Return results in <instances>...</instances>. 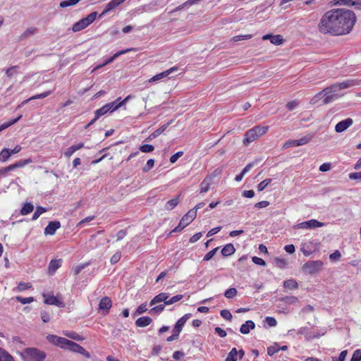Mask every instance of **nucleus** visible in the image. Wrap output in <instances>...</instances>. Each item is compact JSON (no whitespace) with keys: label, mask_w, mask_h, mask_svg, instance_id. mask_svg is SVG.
Masks as SVG:
<instances>
[{"label":"nucleus","mask_w":361,"mask_h":361,"mask_svg":"<svg viewBox=\"0 0 361 361\" xmlns=\"http://www.w3.org/2000/svg\"><path fill=\"white\" fill-rule=\"evenodd\" d=\"M356 22L353 11L345 8H334L326 12L318 24L321 33L334 36L348 34Z\"/></svg>","instance_id":"f257e3e1"},{"label":"nucleus","mask_w":361,"mask_h":361,"mask_svg":"<svg viewBox=\"0 0 361 361\" xmlns=\"http://www.w3.org/2000/svg\"><path fill=\"white\" fill-rule=\"evenodd\" d=\"M360 82L358 79H348L341 82H336L324 89L318 95L321 96L325 93L324 96L326 97L323 99L322 103L323 104H327L343 96L341 94H338V91L358 85H360Z\"/></svg>","instance_id":"f03ea898"},{"label":"nucleus","mask_w":361,"mask_h":361,"mask_svg":"<svg viewBox=\"0 0 361 361\" xmlns=\"http://www.w3.org/2000/svg\"><path fill=\"white\" fill-rule=\"evenodd\" d=\"M268 130V126H257L248 130L245 134V137L243 139L244 145H247L248 144L254 142L259 137L265 135L267 133Z\"/></svg>","instance_id":"7ed1b4c3"},{"label":"nucleus","mask_w":361,"mask_h":361,"mask_svg":"<svg viewBox=\"0 0 361 361\" xmlns=\"http://www.w3.org/2000/svg\"><path fill=\"white\" fill-rule=\"evenodd\" d=\"M97 16V12H92L85 18L76 22L72 27L73 32H78L86 28L89 25L94 22Z\"/></svg>","instance_id":"20e7f679"},{"label":"nucleus","mask_w":361,"mask_h":361,"mask_svg":"<svg viewBox=\"0 0 361 361\" xmlns=\"http://www.w3.org/2000/svg\"><path fill=\"white\" fill-rule=\"evenodd\" d=\"M24 357L26 361H42L46 355L37 348H28L24 350Z\"/></svg>","instance_id":"39448f33"},{"label":"nucleus","mask_w":361,"mask_h":361,"mask_svg":"<svg viewBox=\"0 0 361 361\" xmlns=\"http://www.w3.org/2000/svg\"><path fill=\"white\" fill-rule=\"evenodd\" d=\"M42 297L44 299V303L49 305H55L58 307H64L65 303L63 301L61 295H54L50 293H43Z\"/></svg>","instance_id":"423d86ee"},{"label":"nucleus","mask_w":361,"mask_h":361,"mask_svg":"<svg viewBox=\"0 0 361 361\" xmlns=\"http://www.w3.org/2000/svg\"><path fill=\"white\" fill-rule=\"evenodd\" d=\"M323 264L321 260L308 261L302 265V270L309 274H314L322 269Z\"/></svg>","instance_id":"0eeeda50"},{"label":"nucleus","mask_w":361,"mask_h":361,"mask_svg":"<svg viewBox=\"0 0 361 361\" xmlns=\"http://www.w3.org/2000/svg\"><path fill=\"white\" fill-rule=\"evenodd\" d=\"M324 225V223L319 222L316 219H311L307 221H303L294 226L295 229H312L315 228L322 227Z\"/></svg>","instance_id":"6e6552de"},{"label":"nucleus","mask_w":361,"mask_h":361,"mask_svg":"<svg viewBox=\"0 0 361 361\" xmlns=\"http://www.w3.org/2000/svg\"><path fill=\"white\" fill-rule=\"evenodd\" d=\"M47 338L50 343L63 349L67 348V346L70 341L66 338L59 337L56 335H49Z\"/></svg>","instance_id":"1a4fd4ad"},{"label":"nucleus","mask_w":361,"mask_h":361,"mask_svg":"<svg viewBox=\"0 0 361 361\" xmlns=\"http://www.w3.org/2000/svg\"><path fill=\"white\" fill-rule=\"evenodd\" d=\"M311 140V137L309 136H304L298 140H290L287 142H286L283 145V148L286 149L290 147H298L304 145L307 143H308Z\"/></svg>","instance_id":"9d476101"},{"label":"nucleus","mask_w":361,"mask_h":361,"mask_svg":"<svg viewBox=\"0 0 361 361\" xmlns=\"http://www.w3.org/2000/svg\"><path fill=\"white\" fill-rule=\"evenodd\" d=\"M317 250V245L312 241H308L301 245L300 250L306 257L311 255Z\"/></svg>","instance_id":"9b49d317"},{"label":"nucleus","mask_w":361,"mask_h":361,"mask_svg":"<svg viewBox=\"0 0 361 361\" xmlns=\"http://www.w3.org/2000/svg\"><path fill=\"white\" fill-rule=\"evenodd\" d=\"M66 349L75 353H80L81 355H84L85 357L87 358L90 357L89 352H87L83 347L72 341H69Z\"/></svg>","instance_id":"f8f14e48"},{"label":"nucleus","mask_w":361,"mask_h":361,"mask_svg":"<svg viewBox=\"0 0 361 361\" xmlns=\"http://www.w3.org/2000/svg\"><path fill=\"white\" fill-rule=\"evenodd\" d=\"M353 123V121L350 118H348L344 119L340 122H338L335 126V130L337 133H342L351 126Z\"/></svg>","instance_id":"ddd939ff"},{"label":"nucleus","mask_w":361,"mask_h":361,"mask_svg":"<svg viewBox=\"0 0 361 361\" xmlns=\"http://www.w3.org/2000/svg\"><path fill=\"white\" fill-rule=\"evenodd\" d=\"M177 70H178V67L173 66L164 72H161L160 73L155 75L154 76H153L148 80V82L151 83V82H154L158 81L159 80H161V79L167 77L169 74H171V73H173Z\"/></svg>","instance_id":"4468645a"},{"label":"nucleus","mask_w":361,"mask_h":361,"mask_svg":"<svg viewBox=\"0 0 361 361\" xmlns=\"http://www.w3.org/2000/svg\"><path fill=\"white\" fill-rule=\"evenodd\" d=\"M112 306V302L109 297H104L100 300L99 303V309L104 311L107 314Z\"/></svg>","instance_id":"2eb2a0df"},{"label":"nucleus","mask_w":361,"mask_h":361,"mask_svg":"<svg viewBox=\"0 0 361 361\" xmlns=\"http://www.w3.org/2000/svg\"><path fill=\"white\" fill-rule=\"evenodd\" d=\"M61 224L59 221H51L44 229V234L46 235H52L56 233V231L59 228Z\"/></svg>","instance_id":"dca6fc26"},{"label":"nucleus","mask_w":361,"mask_h":361,"mask_svg":"<svg viewBox=\"0 0 361 361\" xmlns=\"http://www.w3.org/2000/svg\"><path fill=\"white\" fill-rule=\"evenodd\" d=\"M169 298V293H161L158 294L157 295H156L151 300L149 305L151 306H152V305H155L156 303L164 302V303L163 305H164L166 306V305H166V302H167V300H168Z\"/></svg>","instance_id":"f3484780"},{"label":"nucleus","mask_w":361,"mask_h":361,"mask_svg":"<svg viewBox=\"0 0 361 361\" xmlns=\"http://www.w3.org/2000/svg\"><path fill=\"white\" fill-rule=\"evenodd\" d=\"M197 216L195 210L190 209L181 219L182 224L188 226Z\"/></svg>","instance_id":"a211bd4d"},{"label":"nucleus","mask_w":361,"mask_h":361,"mask_svg":"<svg viewBox=\"0 0 361 361\" xmlns=\"http://www.w3.org/2000/svg\"><path fill=\"white\" fill-rule=\"evenodd\" d=\"M336 4L355 6L356 8L361 9V0H336Z\"/></svg>","instance_id":"6ab92c4d"},{"label":"nucleus","mask_w":361,"mask_h":361,"mask_svg":"<svg viewBox=\"0 0 361 361\" xmlns=\"http://www.w3.org/2000/svg\"><path fill=\"white\" fill-rule=\"evenodd\" d=\"M124 1H125V0H112V1H111L110 2H109L106 4L105 9L101 13V16L105 15L109 11L114 9L115 8H116L118 6H119Z\"/></svg>","instance_id":"aec40b11"},{"label":"nucleus","mask_w":361,"mask_h":361,"mask_svg":"<svg viewBox=\"0 0 361 361\" xmlns=\"http://www.w3.org/2000/svg\"><path fill=\"white\" fill-rule=\"evenodd\" d=\"M255 324L251 321H246L245 324H243L240 326V331L243 334H247L250 331L251 329H255Z\"/></svg>","instance_id":"412c9836"},{"label":"nucleus","mask_w":361,"mask_h":361,"mask_svg":"<svg viewBox=\"0 0 361 361\" xmlns=\"http://www.w3.org/2000/svg\"><path fill=\"white\" fill-rule=\"evenodd\" d=\"M152 322V319L149 317H141L136 320L135 324L138 327H145L149 325Z\"/></svg>","instance_id":"4be33fe9"},{"label":"nucleus","mask_w":361,"mask_h":361,"mask_svg":"<svg viewBox=\"0 0 361 361\" xmlns=\"http://www.w3.org/2000/svg\"><path fill=\"white\" fill-rule=\"evenodd\" d=\"M235 251V249L233 244L229 243L226 245L221 250V254L224 257H228L233 255Z\"/></svg>","instance_id":"5701e85b"},{"label":"nucleus","mask_w":361,"mask_h":361,"mask_svg":"<svg viewBox=\"0 0 361 361\" xmlns=\"http://www.w3.org/2000/svg\"><path fill=\"white\" fill-rule=\"evenodd\" d=\"M171 124L170 123H168L166 124H164L161 126L160 128L157 129L155 131H154L148 137L149 140H152L158 137L159 135H161L164 131L166 130V129L169 127V126Z\"/></svg>","instance_id":"b1692460"},{"label":"nucleus","mask_w":361,"mask_h":361,"mask_svg":"<svg viewBox=\"0 0 361 361\" xmlns=\"http://www.w3.org/2000/svg\"><path fill=\"white\" fill-rule=\"evenodd\" d=\"M283 286L289 290H295L298 288V283L295 279H288L283 281Z\"/></svg>","instance_id":"393cba45"},{"label":"nucleus","mask_w":361,"mask_h":361,"mask_svg":"<svg viewBox=\"0 0 361 361\" xmlns=\"http://www.w3.org/2000/svg\"><path fill=\"white\" fill-rule=\"evenodd\" d=\"M212 183V178H205L200 184V193H204L209 190Z\"/></svg>","instance_id":"a878e982"},{"label":"nucleus","mask_w":361,"mask_h":361,"mask_svg":"<svg viewBox=\"0 0 361 361\" xmlns=\"http://www.w3.org/2000/svg\"><path fill=\"white\" fill-rule=\"evenodd\" d=\"M31 159H20L16 163L11 164V166L12 167V169L14 170L17 168H21L25 166H26L28 164H30L32 162Z\"/></svg>","instance_id":"bb28decb"},{"label":"nucleus","mask_w":361,"mask_h":361,"mask_svg":"<svg viewBox=\"0 0 361 361\" xmlns=\"http://www.w3.org/2000/svg\"><path fill=\"white\" fill-rule=\"evenodd\" d=\"M0 361H14V359L8 352L0 348Z\"/></svg>","instance_id":"cd10ccee"},{"label":"nucleus","mask_w":361,"mask_h":361,"mask_svg":"<svg viewBox=\"0 0 361 361\" xmlns=\"http://www.w3.org/2000/svg\"><path fill=\"white\" fill-rule=\"evenodd\" d=\"M192 314L190 313L185 314L181 318H180L176 322L175 326L182 330L183 326L185 325L186 322L191 317Z\"/></svg>","instance_id":"c85d7f7f"},{"label":"nucleus","mask_w":361,"mask_h":361,"mask_svg":"<svg viewBox=\"0 0 361 361\" xmlns=\"http://www.w3.org/2000/svg\"><path fill=\"white\" fill-rule=\"evenodd\" d=\"M61 265V260H51L49 265V272L54 274Z\"/></svg>","instance_id":"c756f323"},{"label":"nucleus","mask_w":361,"mask_h":361,"mask_svg":"<svg viewBox=\"0 0 361 361\" xmlns=\"http://www.w3.org/2000/svg\"><path fill=\"white\" fill-rule=\"evenodd\" d=\"M120 100H121V97H118L115 101L106 104L107 108L109 110V112L111 113V112L117 110L118 108L121 107L118 102V101H120Z\"/></svg>","instance_id":"7c9ffc66"},{"label":"nucleus","mask_w":361,"mask_h":361,"mask_svg":"<svg viewBox=\"0 0 361 361\" xmlns=\"http://www.w3.org/2000/svg\"><path fill=\"white\" fill-rule=\"evenodd\" d=\"M179 203L178 197L169 200L165 204V209L167 210H171L175 208Z\"/></svg>","instance_id":"2f4dec72"},{"label":"nucleus","mask_w":361,"mask_h":361,"mask_svg":"<svg viewBox=\"0 0 361 361\" xmlns=\"http://www.w3.org/2000/svg\"><path fill=\"white\" fill-rule=\"evenodd\" d=\"M34 209V206L30 202H27L24 204L23 208L20 210V214L22 215H27L30 213H31Z\"/></svg>","instance_id":"473e14b6"},{"label":"nucleus","mask_w":361,"mask_h":361,"mask_svg":"<svg viewBox=\"0 0 361 361\" xmlns=\"http://www.w3.org/2000/svg\"><path fill=\"white\" fill-rule=\"evenodd\" d=\"M37 32L36 27H29L27 28L20 37V39H26L32 35H34Z\"/></svg>","instance_id":"72a5a7b5"},{"label":"nucleus","mask_w":361,"mask_h":361,"mask_svg":"<svg viewBox=\"0 0 361 361\" xmlns=\"http://www.w3.org/2000/svg\"><path fill=\"white\" fill-rule=\"evenodd\" d=\"M11 156L10 149L8 148H4L0 152V161H6Z\"/></svg>","instance_id":"f704fd0d"},{"label":"nucleus","mask_w":361,"mask_h":361,"mask_svg":"<svg viewBox=\"0 0 361 361\" xmlns=\"http://www.w3.org/2000/svg\"><path fill=\"white\" fill-rule=\"evenodd\" d=\"M21 117H22V115H20L18 118L13 119L11 121L6 122V123H4L3 124L0 125V132H1L2 130L6 129L9 126L17 123L21 118Z\"/></svg>","instance_id":"c9c22d12"},{"label":"nucleus","mask_w":361,"mask_h":361,"mask_svg":"<svg viewBox=\"0 0 361 361\" xmlns=\"http://www.w3.org/2000/svg\"><path fill=\"white\" fill-rule=\"evenodd\" d=\"M238 351L236 348H233L228 354L225 361H236L237 360Z\"/></svg>","instance_id":"e433bc0d"},{"label":"nucleus","mask_w":361,"mask_h":361,"mask_svg":"<svg viewBox=\"0 0 361 361\" xmlns=\"http://www.w3.org/2000/svg\"><path fill=\"white\" fill-rule=\"evenodd\" d=\"M47 212V209H45L44 207H37L36 208V210L35 212H34L33 215H32V220H37L41 214H42L43 213L46 212Z\"/></svg>","instance_id":"4c0bfd02"},{"label":"nucleus","mask_w":361,"mask_h":361,"mask_svg":"<svg viewBox=\"0 0 361 361\" xmlns=\"http://www.w3.org/2000/svg\"><path fill=\"white\" fill-rule=\"evenodd\" d=\"M19 67L18 66H13L6 70V75L8 78H11L13 75L16 74L18 71Z\"/></svg>","instance_id":"58836bf2"},{"label":"nucleus","mask_w":361,"mask_h":361,"mask_svg":"<svg viewBox=\"0 0 361 361\" xmlns=\"http://www.w3.org/2000/svg\"><path fill=\"white\" fill-rule=\"evenodd\" d=\"M280 350V346L278 343H274L273 345L267 348V353L271 356Z\"/></svg>","instance_id":"ea45409f"},{"label":"nucleus","mask_w":361,"mask_h":361,"mask_svg":"<svg viewBox=\"0 0 361 361\" xmlns=\"http://www.w3.org/2000/svg\"><path fill=\"white\" fill-rule=\"evenodd\" d=\"M32 286L30 283L19 282L18 286L16 287V290L18 292H22L30 288Z\"/></svg>","instance_id":"a19ab883"},{"label":"nucleus","mask_w":361,"mask_h":361,"mask_svg":"<svg viewBox=\"0 0 361 361\" xmlns=\"http://www.w3.org/2000/svg\"><path fill=\"white\" fill-rule=\"evenodd\" d=\"M80 0H66L60 3L59 6L61 8H66L77 4Z\"/></svg>","instance_id":"79ce46f5"},{"label":"nucleus","mask_w":361,"mask_h":361,"mask_svg":"<svg viewBox=\"0 0 361 361\" xmlns=\"http://www.w3.org/2000/svg\"><path fill=\"white\" fill-rule=\"evenodd\" d=\"M108 112H109V110L107 108L106 105L105 104L102 107L96 110V111H95L96 118H99L100 116L106 114Z\"/></svg>","instance_id":"37998d69"},{"label":"nucleus","mask_w":361,"mask_h":361,"mask_svg":"<svg viewBox=\"0 0 361 361\" xmlns=\"http://www.w3.org/2000/svg\"><path fill=\"white\" fill-rule=\"evenodd\" d=\"M270 42L274 45H280L283 44V39L280 35H273Z\"/></svg>","instance_id":"c03bdc74"},{"label":"nucleus","mask_w":361,"mask_h":361,"mask_svg":"<svg viewBox=\"0 0 361 361\" xmlns=\"http://www.w3.org/2000/svg\"><path fill=\"white\" fill-rule=\"evenodd\" d=\"M271 182V178H267V179H264V180H262V182H260L258 185H257V190L258 191H262L264 190L266 187L270 184Z\"/></svg>","instance_id":"a18cd8bd"},{"label":"nucleus","mask_w":361,"mask_h":361,"mask_svg":"<svg viewBox=\"0 0 361 361\" xmlns=\"http://www.w3.org/2000/svg\"><path fill=\"white\" fill-rule=\"evenodd\" d=\"M238 293V291L236 288H231L226 290L224 293V295L227 298H234Z\"/></svg>","instance_id":"49530a36"},{"label":"nucleus","mask_w":361,"mask_h":361,"mask_svg":"<svg viewBox=\"0 0 361 361\" xmlns=\"http://www.w3.org/2000/svg\"><path fill=\"white\" fill-rule=\"evenodd\" d=\"M16 300L20 302L21 304H28L31 303L34 301V298L32 297H28V298H22L20 296H16Z\"/></svg>","instance_id":"de8ad7c7"},{"label":"nucleus","mask_w":361,"mask_h":361,"mask_svg":"<svg viewBox=\"0 0 361 361\" xmlns=\"http://www.w3.org/2000/svg\"><path fill=\"white\" fill-rule=\"evenodd\" d=\"M252 37V35H236V36H234L233 37H232L231 41L236 42L240 40L249 39H251Z\"/></svg>","instance_id":"09e8293b"},{"label":"nucleus","mask_w":361,"mask_h":361,"mask_svg":"<svg viewBox=\"0 0 361 361\" xmlns=\"http://www.w3.org/2000/svg\"><path fill=\"white\" fill-rule=\"evenodd\" d=\"M164 308H165V305H159L155 306L153 308H152L149 310V313L151 314H159V313H161L164 310Z\"/></svg>","instance_id":"8fccbe9b"},{"label":"nucleus","mask_w":361,"mask_h":361,"mask_svg":"<svg viewBox=\"0 0 361 361\" xmlns=\"http://www.w3.org/2000/svg\"><path fill=\"white\" fill-rule=\"evenodd\" d=\"M282 300L288 304H296L298 302V299L295 296H287L282 299Z\"/></svg>","instance_id":"3c124183"},{"label":"nucleus","mask_w":361,"mask_h":361,"mask_svg":"<svg viewBox=\"0 0 361 361\" xmlns=\"http://www.w3.org/2000/svg\"><path fill=\"white\" fill-rule=\"evenodd\" d=\"M51 94H52L51 91H47L43 93L32 96V97H30V99L34 100V99H43V98H45V97L49 96Z\"/></svg>","instance_id":"603ef678"},{"label":"nucleus","mask_w":361,"mask_h":361,"mask_svg":"<svg viewBox=\"0 0 361 361\" xmlns=\"http://www.w3.org/2000/svg\"><path fill=\"white\" fill-rule=\"evenodd\" d=\"M183 298V295L180 294V295H176L170 299L168 298L166 305H169L173 304V303L180 300Z\"/></svg>","instance_id":"864d4df0"},{"label":"nucleus","mask_w":361,"mask_h":361,"mask_svg":"<svg viewBox=\"0 0 361 361\" xmlns=\"http://www.w3.org/2000/svg\"><path fill=\"white\" fill-rule=\"evenodd\" d=\"M154 160L152 159H149L147 161L146 165L143 167L142 171L144 172H148L151 169L154 167Z\"/></svg>","instance_id":"5fc2aeb1"},{"label":"nucleus","mask_w":361,"mask_h":361,"mask_svg":"<svg viewBox=\"0 0 361 361\" xmlns=\"http://www.w3.org/2000/svg\"><path fill=\"white\" fill-rule=\"evenodd\" d=\"M140 149L142 152L148 153L152 152L154 149V147L152 145H143L140 146Z\"/></svg>","instance_id":"6e6d98bb"},{"label":"nucleus","mask_w":361,"mask_h":361,"mask_svg":"<svg viewBox=\"0 0 361 361\" xmlns=\"http://www.w3.org/2000/svg\"><path fill=\"white\" fill-rule=\"evenodd\" d=\"M218 250V247H216L212 250H210L209 252H207L204 257V261H209L214 256V255L216 254V252H217Z\"/></svg>","instance_id":"4d7b16f0"},{"label":"nucleus","mask_w":361,"mask_h":361,"mask_svg":"<svg viewBox=\"0 0 361 361\" xmlns=\"http://www.w3.org/2000/svg\"><path fill=\"white\" fill-rule=\"evenodd\" d=\"M361 360V350L357 349L354 351L350 361H360Z\"/></svg>","instance_id":"13d9d810"},{"label":"nucleus","mask_w":361,"mask_h":361,"mask_svg":"<svg viewBox=\"0 0 361 361\" xmlns=\"http://www.w3.org/2000/svg\"><path fill=\"white\" fill-rule=\"evenodd\" d=\"M347 354H348V351L347 350H343L340 353L338 357H332V361H344Z\"/></svg>","instance_id":"bf43d9fd"},{"label":"nucleus","mask_w":361,"mask_h":361,"mask_svg":"<svg viewBox=\"0 0 361 361\" xmlns=\"http://www.w3.org/2000/svg\"><path fill=\"white\" fill-rule=\"evenodd\" d=\"M121 258V252H117L111 257L110 262L112 264L117 263Z\"/></svg>","instance_id":"052dcab7"},{"label":"nucleus","mask_w":361,"mask_h":361,"mask_svg":"<svg viewBox=\"0 0 361 361\" xmlns=\"http://www.w3.org/2000/svg\"><path fill=\"white\" fill-rule=\"evenodd\" d=\"M95 219V216H90L82 219L77 225L78 227H82L85 224L88 223Z\"/></svg>","instance_id":"680f3d73"},{"label":"nucleus","mask_w":361,"mask_h":361,"mask_svg":"<svg viewBox=\"0 0 361 361\" xmlns=\"http://www.w3.org/2000/svg\"><path fill=\"white\" fill-rule=\"evenodd\" d=\"M220 314H221V316L224 319H226V320H229V321H231V319H232V314H231V313L228 310H221V312H220Z\"/></svg>","instance_id":"e2e57ef3"},{"label":"nucleus","mask_w":361,"mask_h":361,"mask_svg":"<svg viewBox=\"0 0 361 361\" xmlns=\"http://www.w3.org/2000/svg\"><path fill=\"white\" fill-rule=\"evenodd\" d=\"M299 105V102L296 100H294V101H290L289 102L287 103L286 104V108L289 110V111H293Z\"/></svg>","instance_id":"0e129e2a"},{"label":"nucleus","mask_w":361,"mask_h":361,"mask_svg":"<svg viewBox=\"0 0 361 361\" xmlns=\"http://www.w3.org/2000/svg\"><path fill=\"white\" fill-rule=\"evenodd\" d=\"M265 321L267 324L271 327L275 326L277 324L276 319L272 317H267Z\"/></svg>","instance_id":"69168bd1"},{"label":"nucleus","mask_w":361,"mask_h":361,"mask_svg":"<svg viewBox=\"0 0 361 361\" xmlns=\"http://www.w3.org/2000/svg\"><path fill=\"white\" fill-rule=\"evenodd\" d=\"M349 178L350 180H358L360 182H361V171L350 173L349 174Z\"/></svg>","instance_id":"338daca9"},{"label":"nucleus","mask_w":361,"mask_h":361,"mask_svg":"<svg viewBox=\"0 0 361 361\" xmlns=\"http://www.w3.org/2000/svg\"><path fill=\"white\" fill-rule=\"evenodd\" d=\"M341 257V252L338 250H336L334 252L329 255V259L332 261H337Z\"/></svg>","instance_id":"774afa93"}]
</instances>
